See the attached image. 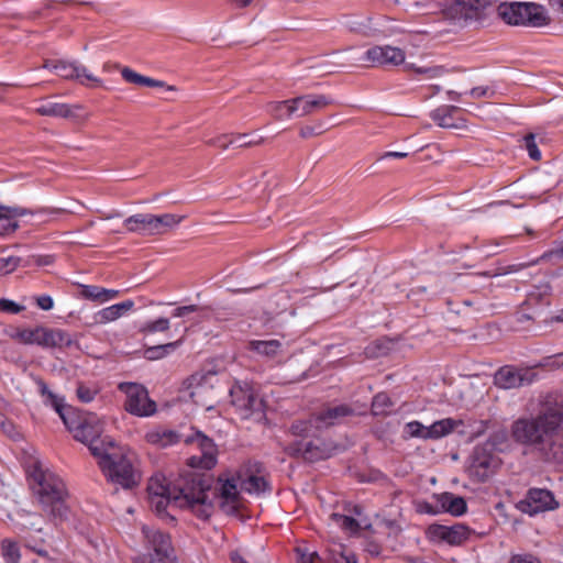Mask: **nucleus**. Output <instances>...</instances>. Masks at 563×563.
<instances>
[{"mask_svg": "<svg viewBox=\"0 0 563 563\" xmlns=\"http://www.w3.org/2000/svg\"><path fill=\"white\" fill-rule=\"evenodd\" d=\"M211 478L200 473L183 476L174 486L163 475H154L147 485L148 501L152 510L162 519L175 520L167 509L188 508L198 518L209 519L213 512Z\"/></svg>", "mask_w": 563, "mask_h": 563, "instance_id": "nucleus-1", "label": "nucleus"}, {"mask_svg": "<svg viewBox=\"0 0 563 563\" xmlns=\"http://www.w3.org/2000/svg\"><path fill=\"white\" fill-rule=\"evenodd\" d=\"M563 422V412L549 407L534 418H519L511 424V438L519 444L530 446L547 461H560L563 451L555 444V432Z\"/></svg>", "mask_w": 563, "mask_h": 563, "instance_id": "nucleus-2", "label": "nucleus"}, {"mask_svg": "<svg viewBox=\"0 0 563 563\" xmlns=\"http://www.w3.org/2000/svg\"><path fill=\"white\" fill-rule=\"evenodd\" d=\"M67 495L63 479L37 461V515L57 527L69 512Z\"/></svg>", "mask_w": 563, "mask_h": 563, "instance_id": "nucleus-3", "label": "nucleus"}, {"mask_svg": "<svg viewBox=\"0 0 563 563\" xmlns=\"http://www.w3.org/2000/svg\"><path fill=\"white\" fill-rule=\"evenodd\" d=\"M91 454L98 459V464L104 476L113 484L124 489H131L140 483V475L129 457L123 454L113 441L101 445H92Z\"/></svg>", "mask_w": 563, "mask_h": 563, "instance_id": "nucleus-4", "label": "nucleus"}, {"mask_svg": "<svg viewBox=\"0 0 563 563\" xmlns=\"http://www.w3.org/2000/svg\"><path fill=\"white\" fill-rule=\"evenodd\" d=\"M497 13L510 25L541 27L550 23L544 7L533 2H504L498 5Z\"/></svg>", "mask_w": 563, "mask_h": 563, "instance_id": "nucleus-5", "label": "nucleus"}, {"mask_svg": "<svg viewBox=\"0 0 563 563\" xmlns=\"http://www.w3.org/2000/svg\"><path fill=\"white\" fill-rule=\"evenodd\" d=\"M49 73H54L63 79L76 80L79 84L87 86L89 85L88 81L93 85H99L101 82V80L90 74L85 66L76 63L45 59L42 66H37V79L41 78V84L52 81V79L46 76Z\"/></svg>", "mask_w": 563, "mask_h": 563, "instance_id": "nucleus-6", "label": "nucleus"}, {"mask_svg": "<svg viewBox=\"0 0 563 563\" xmlns=\"http://www.w3.org/2000/svg\"><path fill=\"white\" fill-rule=\"evenodd\" d=\"M230 397L242 419L260 420L264 417V401L247 384L232 386Z\"/></svg>", "mask_w": 563, "mask_h": 563, "instance_id": "nucleus-7", "label": "nucleus"}, {"mask_svg": "<svg viewBox=\"0 0 563 563\" xmlns=\"http://www.w3.org/2000/svg\"><path fill=\"white\" fill-rule=\"evenodd\" d=\"M142 533L148 549L153 551V553L150 554L148 563H176L175 550L172 545L169 534L147 526H143ZM136 563L147 562L146 559H144Z\"/></svg>", "mask_w": 563, "mask_h": 563, "instance_id": "nucleus-8", "label": "nucleus"}, {"mask_svg": "<svg viewBox=\"0 0 563 563\" xmlns=\"http://www.w3.org/2000/svg\"><path fill=\"white\" fill-rule=\"evenodd\" d=\"M119 389L125 394L124 408L137 417H148L155 413L156 404L148 398L144 386L136 383H121Z\"/></svg>", "mask_w": 563, "mask_h": 563, "instance_id": "nucleus-9", "label": "nucleus"}, {"mask_svg": "<svg viewBox=\"0 0 563 563\" xmlns=\"http://www.w3.org/2000/svg\"><path fill=\"white\" fill-rule=\"evenodd\" d=\"M37 385L41 387V395L44 398L45 405L53 407L69 432L75 434L76 430H78L79 426L85 422L84 420L90 412L81 411L70 406H65L63 404V399L49 391L43 382L37 380Z\"/></svg>", "mask_w": 563, "mask_h": 563, "instance_id": "nucleus-10", "label": "nucleus"}, {"mask_svg": "<svg viewBox=\"0 0 563 563\" xmlns=\"http://www.w3.org/2000/svg\"><path fill=\"white\" fill-rule=\"evenodd\" d=\"M536 378L537 374L532 368L505 365L495 373L494 384L498 388L514 389L529 386Z\"/></svg>", "mask_w": 563, "mask_h": 563, "instance_id": "nucleus-11", "label": "nucleus"}, {"mask_svg": "<svg viewBox=\"0 0 563 563\" xmlns=\"http://www.w3.org/2000/svg\"><path fill=\"white\" fill-rule=\"evenodd\" d=\"M500 460L488 451L487 446L477 445L472 454L470 473L478 482H486L499 467Z\"/></svg>", "mask_w": 563, "mask_h": 563, "instance_id": "nucleus-12", "label": "nucleus"}, {"mask_svg": "<svg viewBox=\"0 0 563 563\" xmlns=\"http://www.w3.org/2000/svg\"><path fill=\"white\" fill-rule=\"evenodd\" d=\"M427 538L434 543H448L450 545H461L465 542L471 533V530L462 525L456 523L453 526L431 525L428 527Z\"/></svg>", "mask_w": 563, "mask_h": 563, "instance_id": "nucleus-13", "label": "nucleus"}, {"mask_svg": "<svg viewBox=\"0 0 563 563\" xmlns=\"http://www.w3.org/2000/svg\"><path fill=\"white\" fill-rule=\"evenodd\" d=\"M485 0H451L443 9L444 15L459 23L477 20L485 8Z\"/></svg>", "mask_w": 563, "mask_h": 563, "instance_id": "nucleus-14", "label": "nucleus"}, {"mask_svg": "<svg viewBox=\"0 0 563 563\" xmlns=\"http://www.w3.org/2000/svg\"><path fill=\"white\" fill-rule=\"evenodd\" d=\"M186 442L197 443L200 454L192 455L188 459V465L194 468L211 470L216 463V445L211 439L197 432L191 439H187Z\"/></svg>", "mask_w": 563, "mask_h": 563, "instance_id": "nucleus-15", "label": "nucleus"}, {"mask_svg": "<svg viewBox=\"0 0 563 563\" xmlns=\"http://www.w3.org/2000/svg\"><path fill=\"white\" fill-rule=\"evenodd\" d=\"M367 66H397L405 62V53L402 49L394 46H374L366 51L361 58Z\"/></svg>", "mask_w": 563, "mask_h": 563, "instance_id": "nucleus-16", "label": "nucleus"}, {"mask_svg": "<svg viewBox=\"0 0 563 563\" xmlns=\"http://www.w3.org/2000/svg\"><path fill=\"white\" fill-rule=\"evenodd\" d=\"M558 506L553 494L548 489L531 488L525 500L520 501L519 508L522 512L529 514L530 516L543 512L545 510H552Z\"/></svg>", "mask_w": 563, "mask_h": 563, "instance_id": "nucleus-17", "label": "nucleus"}, {"mask_svg": "<svg viewBox=\"0 0 563 563\" xmlns=\"http://www.w3.org/2000/svg\"><path fill=\"white\" fill-rule=\"evenodd\" d=\"M218 482L219 486L214 488V492L212 494L216 497L220 498V507L225 514H235L238 511V505L240 499V492L238 488L240 486V483L238 474L224 481L219 478Z\"/></svg>", "mask_w": 563, "mask_h": 563, "instance_id": "nucleus-18", "label": "nucleus"}, {"mask_svg": "<svg viewBox=\"0 0 563 563\" xmlns=\"http://www.w3.org/2000/svg\"><path fill=\"white\" fill-rule=\"evenodd\" d=\"M84 421L85 422L79 426L78 430H76L74 438L87 444L90 452L92 445H101V443H104V446H108V442L112 440L107 438L102 440L99 439L102 432L99 418L90 412Z\"/></svg>", "mask_w": 563, "mask_h": 563, "instance_id": "nucleus-19", "label": "nucleus"}, {"mask_svg": "<svg viewBox=\"0 0 563 563\" xmlns=\"http://www.w3.org/2000/svg\"><path fill=\"white\" fill-rule=\"evenodd\" d=\"M435 505H426V511L429 514H437L440 510L450 512L453 516H461L466 512V501L461 496H455L452 493H442L434 495Z\"/></svg>", "mask_w": 563, "mask_h": 563, "instance_id": "nucleus-20", "label": "nucleus"}, {"mask_svg": "<svg viewBox=\"0 0 563 563\" xmlns=\"http://www.w3.org/2000/svg\"><path fill=\"white\" fill-rule=\"evenodd\" d=\"M290 456H300L307 462H316L328 456L327 450L321 445L320 441H297L285 449Z\"/></svg>", "mask_w": 563, "mask_h": 563, "instance_id": "nucleus-21", "label": "nucleus"}, {"mask_svg": "<svg viewBox=\"0 0 563 563\" xmlns=\"http://www.w3.org/2000/svg\"><path fill=\"white\" fill-rule=\"evenodd\" d=\"M295 113L306 117L332 104L333 100L325 95H305L292 98Z\"/></svg>", "mask_w": 563, "mask_h": 563, "instance_id": "nucleus-22", "label": "nucleus"}, {"mask_svg": "<svg viewBox=\"0 0 563 563\" xmlns=\"http://www.w3.org/2000/svg\"><path fill=\"white\" fill-rule=\"evenodd\" d=\"M73 344L71 335L62 329L37 327V345L49 349H64Z\"/></svg>", "mask_w": 563, "mask_h": 563, "instance_id": "nucleus-23", "label": "nucleus"}, {"mask_svg": "<svg viewBox=\"0 0 563 563\" xmlns=\"http://www.w3.org/2000/svg\"><path fill=\"white\" fill-rule=\"evenodd\" d=\"M354 410L347 405L328 407L314 416L316 429L328 428L340 423L345 417L352 416Z\"/></svg>", "mask_w": 563, "mask_h": 563, "instance_id": "nucleus-24", "label": "nucleus"}, {"mask_svg": "<svg viewBox=\"0 0 563 563\" xmlns=\"http://www.w3.org/2000/svg\"><path fill=\"white\" fill-rule=\"evenodd\" d=\"M123 224L129 232L137 233L141 235H153L151 213L133 214L126 218Z\"/></svg>", "mask_w": 563, "mask_h": 563, "instance_id": "nucleus-25", "label": "nucleus"}, {"mask_svg": "<svg viewBox=\"0 0 563 563\" xmlns=\"http://www.w3.org/2000/svg\"><path fill=\"white\" fill-rule=\"evenodd\" d=\"M240 489L249 494H261L269 489L268 483L264 476L254 474L252 471L249 475L238 472Z\"/></svg>", "mask_w": 563, "mask_h": 563, "instance_id": "nucleus-26", "label": "nucleus"}, {"mask_svg": "<svg viewBox=\"0 0 563 563\" xmlns=\"http://www.w3.org/2000/svg\"><path fill=\"white\" fill-rule=\"evenodd\" d=\"M184 219L185 216H177L174 213H164L158 216L152 214L153 235L168 232L176 228Z\"/></svg>", "mask_w": 563, "mask_h": 563, "instance_id": "nucleus-27", "label": "nucleus"}, {"mask_svg": "<svg viewBox=\"0 0 563 563\" xmlns=\"http://www.w3.org/2000/svg\"><path fill=\"white\" fill-rule=\"evenodd\" d=\"M145 439L148 443L156 445L157 448H166L178 443L180 435L173 430L155 429L148 431L145 434Z\"/></svg>", "mask_w": 563, "mask_h": 563, "instance_id": "nucleus-28", "label": "nucleus"}, {"mask_svg": "<svg viewBox=\"0 0 563 563\" xmlns=\"http://www.w3.org/2000/svg\"><path fill=\"white\" fill-rule=\"evenodd\" d=\"M134 307L133 300H125L120 303L112 305L103 308L97 313V320L100 323H107L114 321L122 317L125 312L130 311Z\"/></svg>", "mask_w": 563, "mask_h": 563, "instance_id": "nucleus-29", "label": "nucleus"}, {"mask_svg": "<svg viewBox=\"0 0 563 563\" xmlns=\"http://www.w3.org/2000/svg\"><path fill=\"white\" fill-rule=\"evenodd\" d=\"M37 114L55 117V118H68L73 117L71 109L65 103L52 102L49 100H37Z\"/></svg>", "mask_w": 563, "mask_h": 563, "instance_id": "nucleus-30", "label": "nucleus"}, {"mask_svg": "<svg viewBox=\"0 0 563 563\" xmlns=\"http://www.w3.org/2000/svg\"><path fill=\"white\" fill-rule=\"evenodd\" d=\"M457 111L459 108L455 106H444L432 111L431 118L441 128L459 129L462 126V124L457 123L456 120L454 119V113H456Z\"/></svg>", "mask_w": 563, "mask_h": 563, "instance_id": "nucleus-31", "label": "nucleus"}, {"mask_svg": "<svg viewBox=\"0 0 563 563\" xmlns=\"http://www.w3.org/2000/svg\"><path fill=\"white\" fill-rule=\"evenodd\" d=\"M460 424H462L461 420H455L452 418H445L434 421L430 427H428L429 432L427 439L438 440L443 437H446Z\"/></svg>", "mask_w": 563, "mask_h": 563, "instance_id": "nucleus-32", "label": "nucleus"}, {"mask_svg": "<svg viewBox=\"0 0 563 563\" xmlns=\"http://www.w3.org/2000/svg\"><path fill=\"white\" fill-rule=\"evenodd\" d=\"M482 446H487L490 452L507 451L510 448L508 431L505 428L495 430Z\"/></svg>", "mask_w": 563, "mask_h": 563, "instance_id": "nucleus-33", "label": "nucleus"}, {"mask_svg": "<svg viewBox=\"0 0 563 563\" xmlns=\"http://www.w3.org/2000/svg\"><path fill=\"white\" fill-rule=\"evenodd\" d=\"M18 217V210L0 206V235H8L16 230Z\"/></svg>", "mask_w": 563, "mask_h": 563, "instance_id": "nucleus-34", "label": "nucleus"}, {"mask_svg": "<svg viewBox=\"0 0 563 563\" xmlns=\"http://www.w3.org/2000/svg\"><path fill=\"white\" fill-rule=\"evenodd\" d=\"M211 394H213V388L208 384H198L190 390L192 401L207 410L213 408V398H209Z\"/></svg>", "mask_w": 563, "mask_h": 563, "instance_id": "nucleus-35", "label": "nucleus"}, {"mask_svg": "<svg viewBox=\"0 0 563 563\" xmlns=\"http://www.w3.org/2000/svg\"><path fill=\"white\" fill-rule=\"evenodd\" d=\"M211 394H213V388L208 384H198L190 390L192 401L207 410L213 408V398H209Z\"/></svg>", "mask_w": 563, "mask_h": 563, "instance_id": "nucleus-36", "label": "nucleus"}, {"mask_svg": "<svg viewBox=\"0 0 563 563\" xmlns=\"http://www.w3.org/2000/svg\"><path fill=\"white\" fill-rule=\"evenodd\" d=\"M250 349L261 355L274 357L282 349V342L278 340H254L250 342Z\"/></svg>", "mask_w": 563, "mask_h": 563, "instance_id": "nucleus-37", "label": "nucleus"}, {"mask_svg": "<svg viewBox=\"0 0 563 563\" xmlns=\"http://www.w3.org/2000/svg\"><path fill=\"white\" fill-rule=\"evenodd\" d=\"M180 343L181 340L146 347L144 350V357L150 361L161 360L166 355L170 354L172 352H174Z\"/></svg>", "mask_w": 563, "mask_h": 563, "instance_id": "nucleus-38", "label": "nucleus"}, {"mask_svg": "<svg viewBox=\"0 0 563 563\" xmlns=\"http://www.w3.org/2000/svg\"><path fill=\"white\" fill-rule=\"evenodd\" d=\"M267 111L277 120L290 118L295 114L294 100L275 101L267 104Z\"/></svg>", "mask_w": 563, "mask_h": 563, "instance_id": "nucleus-39", "label": "nucleus"}, {"mask_svg": "<svg viewBox=\"0 0 563 563\" xmlns=\"http://www.w3.org/2000/svg\"><path fill=\"white\" fill-rule=\"evenodd\" d=\"M170 329V321L168 318L161 317L156 320L145 322L140 332L143 334H152L156 332H167Z\"/></svg>", "mask_w": 563, "mask_h": 563, "instance_id": "nucleus-40", "label": "nucleus"}, {"mask_svg": "<svg viewBox=\"0 0 563 563\" xmlns=\"http://www.w3.org/2000/svg\"><path fill=\"white\" fill-rule=\"evenodd\" d=\"M393 406V402L387 394L379 393L377 394L372 401V413L374 416H386L388 413V408Z\"/></svg>", "mask_w": 563, "mask_h": 563, "instance_id": "nucleus-41", "label": "nucleus"}, {"mask_svg": "<svg viewBox=\"0 0 563 563\" xmlns=\"http://www.w3.org/2000/svg\"><path fill=\"white\" fill-rule=\"evenodd\" d=\"M389 351L390 342L387 340H377L365 347V354L371 358L385 356L389 353Z\"/></svg>", "mask_w": 563, "mask_h": 563, "instance_id": "nucleus-42", "label": "nucleus"}, {"mask_svg": "<svg viewBox=\"0 0 563 563\" xmlns=\"http://www.w3.org/2000/svg\"><path fill=\"white\" fill-rule=\"evenodd\" d=\"M428 427L423 426L419 421H410L405 424L404 428V439L409 438H419L423 440H428Z\"/></svg>", "mask_w": 563, "mask_h": 563, "instance_id": "nucleus-43", "label": "nucleus"}, {"mask_svg": "<svg viewBox=\"0 0 563 563\" xmlns=\"http://www.w3.org/2000/svg\"><path fill=\"white\" fill-rule=\"evenodd\" d=\"M316 429L314 417L309 420H297L294 421L290 426L291 434L296 437L306 438L312 434V429Z\"/></svg>", "mask_w": 563, "mask_h": 563, "instance_id": "nucleus-44", "label": "nucleus"}, {"mask_svg": "<svg viewBox=\"0 0 563 563\" xmlns=\"http://www.w3.org/2000/svg\"><path fill=\"white\" fill-rule=\"evenodd\" d=\"M8 333L11 339L21 344H33L35 341V333L31 329L13 328Z\"/></svg>", "mask_w": 563, "mask_h": 563, "instance_id": "nucleus-45", "label": "nucleus"}, {"mask_svg": "<svg viewBox=\"0 0 563 563\" xmlns=\"http://www.w3.org/2000/svg\"><path fill=\"white\" fill-rule=\"evenodd\" d=\"M2 555L7 563H18L20 560V549L16 543L4 540L1 544Z\"/></svg>", "mask_w": 563, "mask_h": 563, "instance_id": "nucleus-46", "label": "nucleus"}, {"mask_svg": "<svg viewBox=\"0 0 563 563\" xmlns=\"http://www.w3.org/2000/svg\"><path fill=\"white\" fill-rule=\"evenodd\" d=\"M332 519L338 523L341 528H343L346 531L350 532H357L360 529V523L356 519L341 515V514H333Z\"/></svg>", "mask_w": 563, "mask_h": 563, "instance_id": "nucleus-47", "label": "nucleus"}, {"mask_svg": "<svg viewBox=\"0 0 563 563\" xmlns=\"http://www.w3.org/2000/svg\"><path fill=\"white\" fill-rule=\"evenodd\" d=\"M104 292L106 288L93 285H84L81 286L80 295L85 299L102 301Z\"/></svg>", "mask_w": 563, "mask_h": 563, "instance_id": "nucleus-48", "label": "nucleus"}, {"mask_svg": "<svg viewBox=\"0 0 563 563\" xmlns=\"http://www.w3.org/2000/svg\"><path fill=\"white\" fill-rule=\"evenodd\" d=\"M121 75H122L123 79L125 81H128V82H131V84H134V85H139V86H146L147 87L148 78L150 77L143 76L141 74H137L136 71L132 70L129 67H124L121 70Z\"/></svg>", "mask_w": 563, "mask_h": 563, "instance_id": "nucleus-49", "label": "nucleus"}, {"mask_svg": "<svg viewBox=\"0 0 563 563\" xmlns=\"http://www.w3.org/2000/svg\"><path fill=\"white\" fill-rule=\"evenodd\" d=\"M98 394V389L82 383L78 384L76 395L81 402H90Z\"/></svg>", "mask_w": 563, "mask_h": 563, "instance_id": "nucleus-50", "label": "nucleus"}, {"mask_svg": "<svg viewBox=\"0 0 563 563\" xmlns=\"http://www.w3.org/2000/svg\"><path fill=\"white\" fill-rule=\"evenodd\" d=\"M526 150L528 151V154L531 159L539 161L541 158V152L538 148V145L536 143V136L532 133L527 134L523 137Z\"/></svg>", "mask_w": 563, "mask_h": 563, "instance_id": "nucleus-51", "label": "nucleus"}, {"mask_svg": "<svg viewBox=\"0 0 563 563\" xmlns=\"http://www.w3.org/2000/svg\"><path fill=\"white\" fill-rule=\"evenodd\" d=\"M63 212L62 208H37V223H48L56 216Z\"/></svg>", "mask_w": 563, "mask_h": 563, "instance_id": "nucleus-52", "label": "nucleus"}, {"mask_svg": "<svg viewBox=\"0 0 563 563\" xmlns=\"http://www.w3.org/2000/svg\"><path fill=\"white\" fill-rule=\"evenodd\" d=\"M408 69L413 70L417 74L426 75L429 78L441 76L444 73L442 66L434 67H416L413 64L406 66Z\"/></svg>", "mask_w": 563, "mask_h": 563, "instance_id": "nucleus-53", "label": "nucleus"}, {"mask_svg": "<svg viewBox=\"0 0 563 563\" xmlns=\"http://www.w3.org/2000/svg\"><path fill=\"white\" fill-rule=\"evenodd\" d=\"M231 139L235 140V146L238 147H250L253 145H258L263 142V137H260L258 140H253L250 137L249 134H231Z\"/></svg>", "mask_w": 563, "mask_h": 563, "instance_id": "nucleus-54", "label": "nucleus"}, {"mask_svg": "<svg viewBox=\"0 0 563 563\" xmlns=\"http://www.w3.org/2000/svg\"><path fill=\"white\" fill-rule=\"evenodd\" d=\"M19 265V258L9 256L0 257V276L12 273Z\"/></svg>", "mask_w": 563, "mask_h": 563, "instance_id": "nucleus-55", "label": "nucleus"}, {"mask_svg": "<svg viewBox=\"0 0 563 563\" xmlns=\"http://www.w3.org/2000/svg\"><path fill=\"white\" fill-rule=\"evenodd\" d=\"M22 310H24V307L22 305L10 299H0V312L15 314L21 312Z\"/></svg>", "mask_w": 563, "mask_h": 563, "instance_id": "nucleus-56", "label": "nucleus"}, {"mask_svg": "<svg viewBox=\"0 0 563 563\" xmlns=\"http://www.w3.org/2000/svg\"><path fill=\"white\" fill-rule=\"evenodd\" d=\"M235 140L231 139V134H222L214 139L209 140L207 143L212 146L227 150L230 145L235 144Z\"/></svg>", "mask_w": 563, "mask_h": 563, "instance_id": "nucleus-57", "label": "nucleus"}, {"mask_svg": "<svg viewBox=\"0 0 563 563\" xmlns=\"http://www.w3.org/2000/svg\"><path fill=\"white\" fill-rule=\"evenodd\" d=\"M322 122H319L317 125H305L300 129L299 134L303 139H308L314 135H320L324 132L322 129Z\"/></svg>", "mask_w": 563, "mask_h": 563, "instance_id": "nucleus-58", "label": "nucleus"}, {"mask_svg": "<svg viewBox=\"0 0 563 563\" xmlns=\"http://www.w3.org/2000/svg\"><path fill=\"white\" fill-rule=\"evenodd\" d=\"M199 310V307L197 305H188V306H181L177 307L173 310L172 317L173 318H185L189 316L192 312H196Z\"/></svg>", "mask_w": 563, "mask_h": 563, "instance_id": "nucleus-59", "label": "nucleus"}, {"mask_svg": "<svg viewBox=\"0 0 563 563\" xmlns=\"http://www.w3.org/2000/svg\"><path fill=\"white\" fill-rule=\"evenodd\" d=\"M0 429L10 438L18 439L19 432L16 431L15 427L10 422L5 421L4 417L1 415L0 418Z\"/></svg>", "mask_w": 563, "mask_h": 563, "instance_id": "nucleus-60", "label": "nucleus"}, {"mask_svg": "<svg viewBox=\"0 0 563 563\" xmlns=\"http://www.w3.org/2000/svg\"><path fill=\"white\" fill-rule=\"evenodd\" d=\"M53 307H54V300L51 296H48V295L37 296V308L45 310V311H49L53 309Z\"/></svg>", "mask_w": 563, "mask_h": 563, "instance_id": "nucleus-61", "label": "nucleus"}, {"mask_svg": "<svg viewBox=\"0 0 563 563\" xmlns=\"http://www.w3.org/2000/svg\"><path fill=\"white\" fill-rule=\"evenodd\" d=\"M470 95L473 98L492 97L494 91L488 87H474L470 90Z\"/></svg>", "mask_w": 563, "mask_h": 563, "instance_id": "nucleus-62", "label": "nucleus"}, {"mask_svg": "<svg viewBox=\"0 0 563 563\" xmlns=\"http://www.w3.org/2000/svg\"><path fill=\"white\" fill-rule=\"evenodd\" d=\"M509 563H541L539 559L532 556V555H514Z\"/></svg>", "mask_w": 563, "mask_h": 563, "instance_id": "nucleus-63", "label": "nucleus"}, {"mask_svg": "<svg viewBox=\"0 0 563 563\" xmlns=\"http://www.w3.org/2000/svg\"><path fill=\"white\" fill-rule=\"evenodd\" d=\"M54 256L53 255H37V267L40 266H48L54 263Z\"/></svg>", "mask_w": 563, "mask_h": 563, "instance_id": "nucleus-64", "label": "nucleus"}]
</instances>
